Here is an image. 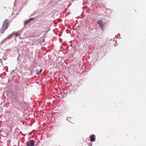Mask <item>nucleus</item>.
<instances>
[{"label": "nucleus", "mask_w": 146, "mask_h": 146, "mask_svg": "<svg viewBox=\"0 0 146 146\" xmlns=\"http://www.w3.org/2000/svg\"><path fill=\"white\" fill-rule=\"evenodd\" d=\"M90 141L92 142L95 141V135H91L90 136Z\"/></svg>", "instance_id": "nucleus-4"}, {"label": "nucleus", "mask_w": 146, "mask_h": 146, "mask_svg": "<svg viewBox=\"0 0 146 146\" xmlns=\"http://www.w3.org/2000/svg\"><path fill=\"white\" fill-rule=\"evenodd\" d=\"M26 145L27 146H35V141L33 140L28 141L26 143Z\"/></svg>", "instance_id": "nucleus-3"}, {"label": "nucleus", "mask_w": 146, "mask_h": 146, "mask_svg": "<svg viewBox=\"0 0 146 146\" xmlns=\"http://www.w3.org/2000/svg\"><path fill=\"white\" fill-rule=\"evenodd\" d=\"M42 69H41L39 72H36V74H40L41 72H42Z\"/></svg>", "instance_id": "nucleus-7"}, {"label": "nucleus", "mask_w": 146, "mask_h": 146, "mask_svg": "<svg viewBox=\"0 0 146 146\" xmlns=\"http://www.w3.org/2000/svg\"><path fill=\"white\" fill-rule=\"evenodd\" d=\"M12 35H14L16 37H17L19 35V34L17 32H14L12 33Z\"/></svg>", "instance_id": "nucleus-5"}, {"label": "nucleus", "mask_w": 146, "mask_h": 146, "mask_svg": "<svg viewBox=\"0 0 146 146\" xmlns=\"http://www.w3.org/2000/svg\"><path fill=\"white\" fill-rule=\"evenodd\" d=\"M35 20V18H32L29 19V20L30 22L31 21L34 20Z\"/></svg>", "instance_id": "nucleus-8"}, {"label": "nucleus", "mask_w": 146, "mask_h": 146, "mask_svg": "<svg viewBox=\"0 0 146 146\" xmlns=\"http://www.w3.org/2000/svg\"><path fill=\"white\" fill-rule=\"evenodd\" d=\"M98 23L101 29L103 31L104 30V28L105 25V23L103 22L102 21L100 20L98 21Z\"/></svg>", "instance_id": "nucleus-2"}, {"label": "nucleus", "mask_w": 146, "mask_h": 146, "mask_svg": "<svg viewBox=\"0 0 146 146\" xmlns=\"http://www.w3.org/2000/svg\"><path fill=\"white\" fill-rule=\"evenodd\" d=\"M30 22V21L29 20V19L28 20H27V21H25V25H27L28 24H29Z\"/></svg>", "instance_id": "nucleus-6"}, {"label": "nucleus", "mask_w": 146, "mask_h": 146, "mask_svg": "<svg viewBox=\"0 0 146 146\" xmlns=\"http://www.w3.org/2000/svg\"><path fill=\"white\" fill-rule=\"evenodd\" d=\"M9 25V20L7 19H5L3 22L2 26L0 29V33L2 34L5 31L8 29Z\"/></svg>", "instance_id": "nucleus-1"}]
</instances>
